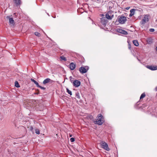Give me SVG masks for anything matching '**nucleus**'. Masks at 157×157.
<instances>
[{"mask_svg":"<svg viewBox=\"0 0 157 157\" xmlns=\"http://www.w3.org/2000/svg\"><path fill=\"white\" fill-rule=\"evenodd\" d=\"M36 86L38 87H39V86H40L39 85V84L38 83V82H37V83H36Z\"/></svg>","mask_w":157,"mask_h":157,"instance_id":"30","label":"nucleus"},{"mask_svg":"<svg viewBox=\"0 0 157 157\" xmlns=\"http://www.w3.org/2000/svg\"><path fill=\"white\" fill-rule=\"evenodd\" d=\"M129 7H127V8H126V9H127V10H128V9H129Z\"/></svg>","mask_w":157,"mask_h":157,"instance_id":"32","label":"nucleus"},{"mask_svg":"<svg viewBox=\"0 0 157 157\" xmlns=\"http://www.w3.org/2000/svg\"><path fill=\"white\" fill-rule=\"evenodd\" d=\"M70 69L71 70H73L76 67V65L75 63L73 62H72L70 63L69 65Z\"/></svg>","mask_w":157,"mask_h":157,"instance_id":"8","label":"nucleus"},{"mask_svg":"<svg viewBox=\"0 0 157 157\" xmlns=\"http://www.w3.org/2000/svg\"><path fill=\"white\" fill-rule=\"evenodd\" d=\"M35 35L38 36H40V34L38 32H35Z\"/></svg>","mask_w":157,"mask_h":157,"instance_id":"23","label":"nucleus"},{"mask_svg":"<svg viewBox=\"0 0 157 157\" xmlns=\"http://www.w3.org/2000/svg\"><path fill=\"white\" fill-rule=\"evenodd\" d=\"M155 49H156V51L157 52V46H156V48Z\"/></svg>","mask_w":157,"mask_h":157,"instance_id":"33","label":"nucleus"},{"mask_svg":"<svg viewBox=\"0 0 157 157\" xmlns=\"http://www.w3.org/2000/svg\"><path fill=\"white\" fill-rule=\"evenodd\" d=\"M100 144L101 146V147L103 148L104 149L108 151L110 150V149L108 147L107 144L106 142L104 141H102L100 143Z\"/></svg>","mask_w":157,"mask_h":157,"instance_id":"5","label":"nucleus"},{"mask_svg":"<svg viewBox=\"0 0 157 157\" xmlns=\"http://www.w3.org/2000/svg\"><path fill=\"white\" fill-rule=\"evenodd\" d=\"M75 97L77 98H78V99H80V96L79 95V93L78 92H77L75 93Z\"/></svg>","mask_w":157,"mask_h":157,"instance_id":"17","label":"nucleus"},{"mask_svg":"<svg viewBox=\"0 0 157 157\" xmlns=\"http://www.w3.org/2000/svg\"><path fill=\"white\" fill-rule=\"evenodd\" d=\"M89 69V67L87 66L81 67L79 68V71L82 74L86 73Z\"/></svg>","mask_w":157,"mask_h":157,"instance_id":"3","label":"nucleus"},{"mask_svg":"<svg viewBox=\"0 0 157 157\" xmlns=\"http://www.w3.org/2000/svg\"><path fill=\"white\" fill-rule=\"evenodd\" d=\"M31 80L34 83L36 82V81L34 79H33V78H31Z\"/></svg>","mask_w":157,"mask_h":157,"instance_id":"29","label":"nucleus"},{"mask_svg":"<svg viewBox=\"0 0 157 157\" xmlns=\"http://www.w3.org/2000/svg\"><path fill=\"white\" fill-rule=\"evenodd\" d=\"M149 18L150 17L148 15H144L143 18L140 22V24L144 25L146 23L149 21Z\"/></svg>","mask_w":157,"mask_h":157,"instance_id":"2","label":"nucleus"},{"mask_svg":"<svg viewBox=\"0 0 157 157\" xmlns=\"http://www.w3.org/2000/svg\"><path fill=\"white\" fill-rule=\"evenodd\" d=\"M146 67L151 70H157V66H154L147 65Z\"/></svg>","mask_w":157,"mask_h":157,"instance_id":"9","label":"nucleus"},{"mask_svg":"<svg viewBox=\"0 0 157 157\" xmlns=\"http://www.w3.org/2000/svg\"><path fill=\"white\" fill-rule=\"evenodd\" d=\"M149 31L151 32H153L155 31V29H149Z\"/></svg>","mask_w":157,"mask_h":157,"instance_id":"26","label":"nucleus"},{"mask_svg":"<svg viewBox=\"0 0 157 157\" xmlns=\"http://www.w3.org/2000/svg\"><path fill=\"white\" fill-rule=\"evenodd\" d=\"M39 88H40L41 89H42V90H45V87H43L40 86H39Z\"/></svg>","mask_w":157,"mask_h":157,"instance_id":"27","label":"nucleus"},{"mask_svg":"<svg viewBox=\"0 0 157 157\" xmlns=\"http://www.w3.org/2000/svg\"><path fill=\"white\" fill-rule=\"evenodd\" d=\"M70 141L71 142H73L75 141V139L73 138H71L70 139Z\"/></svg>","mask_w":157,"mask_h":157,"instance_id":"25","label":"nucleus"},{"mask_svg":"<svg viewBox=\"0 0 157 157\" xmlns=\"http://www.w3.org/2000/svg\"><path fill=\"white\" fill-rule=\"evenodd\" d=\"M117 31L120 33H121L122 34H124V35H126V34H128V33L127 32H126V31H125L124 30H122L121 29H118Z\"/></svg>","mask_w":157,"mask_h":157,"instance_id":"13","label":"nucleus"},{"mask_svg":"<svg viewBox=\"0 0 157 157\" xmlns=\"http://www.w3.org/2000/svg\"><path fill=\"white\" fill-rule=\"evenodd\" d=\"M70 81L71 83H73V81L74 80V78H73L71 76H70Z\"/></svg>","mask_w":157,"mask_h":157,"instance_id":"22","label":"nucleus"},{"mask_svg":"<svg viewBox=\"0 0 157 157\" xmlns=\"http://www.w3.org/2000/svg\"><path fill=\"white\" fill-rule=\"evenodd\" d=\"M72 136L71 135H70V136L71 137Z\"/></svg>","mask_w":157,"mask_h":157,"instance_id":"35","label":"nucleus"},{"mask_svg":"<svg viewBox=\"0 0 157 157\" xmlns=\"http://www.w3.org/2000/svg\"><path fill=\"white\" fill-rule=\"evenodd\" d=\"M35 132L37 134H39L40 133V131L38 129H36Z\"/></svg>","mask_w":157,"mask_h":157,"instance_id":"24","label":"nucleus"},{"mask_svg":"<svg viewBox=\"0 0 157 157\" xmlns=\"http://www.w3.org/2000/svg\"><path fill=\"white\" fill-rule=\"evenodd\" d=\"M73 85L75 87H78L81 84L80 82L78 80H75L73 82Z\"/></svg>","mask_w":157,"mask_h":157,"instance_id":"7","label":"nucleus"},{"mask_svg":"<svg viewBox=\"0 0 157 157\" xmlns=\"http://www.w3.org/2000/svg\"><path fill=\"white\" fill-rule=\"evenodd\" d=\"M107 21V20L104 17H102L101 18V22L103 25H105Z\"/></svg>","mask_w":157,"mask_h":157,"instance_id":"11","label":"nucleus"},{"mask_svg":"<svg viewBox=\"0 0 157 157\" xmlns=\"http://www.w3.org/2000/svg\"><path fill=\"white\" fill-rule=\"evenodd\" d=\"M53 81L51 80L49 78H47L45 79L43 82V83L44 84H45L47 83H48L49 82H50L51 83H52L53 82Z\"/></svg>","mask_w":157,"mask_h":157,"instance_id":"10","label":"nucleus"},{"mask_svg":"<svg viewBox=\"0 0 157 157\" xmlns=\"http://www.w3.org/2000/svg\"><path fill=\"white\" fill-rule=\"evenodd\" d=\"M130 12L131 13L130 16H132V15H133L134 13V9H132L130 10Z\"/></svg>","mask_w":157,"mask_h":157,"instance_id":"16","label":"nucleus"},{"mask_svg":"<svg viewBox=\"0 0 157 157\" xmlns=\"http://www.w3.org/2000/svg\"><path fill=\"white\" fill-rule=\"evenodd\" d=\"M66 90L67 92L70 95H72V92L71 90H69V89L67 88H66Z\"/></svg>","mask_w":157,"mask_h":157,"instance_id":"18","label":"nucleus"},{"mask_svg":"<svg viewBox=\"0 0 157 157\" xmlns=\"http://www.w3.org/2000/svg\"><path fill=\"white\" fill-rule=\"evenodd\" d=\"M38 82H37L36 81V82H35L34 83L36 84V83H37Z\"/></svg>","mask_w":157,"mask_h":157,"instance_id":"31","label":"nucleus"},{"mask_svg":"<svg viewBox=\"0 0 157 157\" xmlns=\"http://www.w3.org/2000/svg\"><path fill=\"white\" fill-rule=\"evenodd\" d=\"M15 86L16 87H20V85L16 81L15 82Z\"/></svg>","mask_w":157,"mask_h":157,"instance_id":"21","label":"nucleus"},{"mask_svg":"<svg viewBox=\"0 0 157 157\" xmlns=\"http://www.w3.org/2000/svg\"><path fill=\"white\" fill-rule=\"evenodd\" d=\"M133 43L136 46H138L139 45V43H138V42L136 40H133Z\"/></svg>","mask_w":157,"mask_h":157,"instance_id":"15","label":"nucleus"},{"mask_svg":"<svg viewBox=\"0 0 157 157\" xmlns=\"http://www.w3.org/2000/svg\"><path fill=\"white\" fill-rule=\"evenodd\" d=\"M13 1L17 6H18L21 4V2L20 0H13Z\"/></svg>","mask_w":157,"mask_h":157,"instance_id":"14","label":"nucleus"},{"mask_svg":"<svg viewBox=\"0 0 157 157\" xmlns=\"http://www.w3.org/2000/svg\"><path fill=\"white\" fill-rule=\"evenodd\" d=\"M60 58L62 60H64V61H66L67 60V59L66 58L64 57L63 56H62L60 57Z\"/></svg>","mask_w":157,"mask_h":157,"instance_id":"20","label":"nucleus"},{"mask_svg":"<svg viewBox=\"0 0 157 157\" xmlns=\"http://www.w3.org/2000/svg\"><path fill=\"white\" fill-rule=\"evenodd\" d=\"M118 21L121 24H124L127 20L126 17L123 16H119L118 18Z\"/></svg>","mask_w":157,"mask_h":157,"instance_id":"6","label":"nucleus"},{"mask_svg":"<svg viewBox=\"0 0 157 157\" xmlns=\"http://www.w3.org/2000/svg\"><path fill=\"white\" fill-rule=\"evenodd\" d=\"M97 118V120L94 122L95 124L99 125H101L104 121L103 116L101 114H100L98 115Z\"/></svg>","mask_w":157,"mask_h":157,"instance_id":"1","label":"nucleus"},{"mask_svg":"<svg viewBox=\"0 0 157 157\" xmlns=\"http://www.w3.org/2000/svg\"><path fill=\"white\" fill-rule=\"evenodd\" d=\"M6 18L9 19V22L10 24H14V21L12 17H10L9 16H7L6 17Z\"/></svg>","mask_w":157,"mask_h":157,"instance_id":"12","label":"nucleus"},{"mask_svg":"<svg viewBox=\"0 0 157 157\" xmlns=\"http://www.w3.org/2000/svg\"><path fill=\"white\" fill-rule=\"evenodd\" d=\"M146 96L145 94V93H143L141 95L140 98V99H141L142 98H144Z\"/></svg>","mask_w":157,"mask_h":157,"instance_id":"19","label":"nucleus"},{"mask_svg":"<svg viewBox=\"0 0 157 157\" xmlns=\"http://www.w3.org/2000/svg\"><path fill=\"white\" fill-rule=\"evenodd\" d=\"M128 48L129 49H130V50L131 49V45L130 44H128Z\"/></svg>","mask_w":157,"mask_h":157,"instance_id":"28","label":"nucleus"},{"mask_svg":"<svg viewBox=\"0 0 157 157\" xmlns=\"http://www.w3.org/2000/svg\"><path fill=\"white\" fill-rule=\"evenodd\" d=\"M105 18L108 20H111L114 17L113 12L112 11H108L105 14Z\"/></svg>","mask_w":157,"mask_h":157,"instance_id":"4","label":"nucleus"},{"mask_svg":"<svg viewBox=\"0 0 157 157\" xmlns=\"http://www.w3.org/2000/svg\"><path fill=\"white\" fill-rule=\"evenodd\" d=\"M155 90H157V87H156Z\"/></svg>","mask_w":157,"mask_h":157,"instance_id":"34","label":"nucleus"}]
</instances>
